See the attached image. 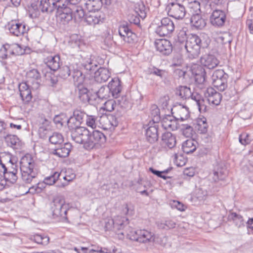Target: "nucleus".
I'll return each instance as SVG.
<instances>
[{
    "mask_svg": "<svg viewBox=\"0 0 253 253\" xmlns=\"http://www.w3.org/2000/svg\"><path fill=\"white\" fill-rule=\"evenodd\" d=\"M21 178L23 182L30 184L33 181L37 182L36 179L39 172L38 165L33 157L29 154L23 156L20 162Z\"/></svg>",
    "mask_w": 253,
    "mask_h": 253,
    "instance_id": "nucleus-1",
    "label": "nucleus"
},
{
    "mask_svg": "<svg viewBox=\"0 0 253 253\" xmlns=\"http://www.w3.org/2000/svg\"><path fill=\"white\" fill-rule=\"evenodd\" d=\"M72 137L76 143H83L84 148L87 150H91L95 147L94 135L91 134L88 129L85 127L78 130H74Z\"/></svg>",
    "mask_w": 253,
    "mask_h": 253,
    "instance_id": "nucleus-2",
    "label": "nucleus"
},
{
    "mask_svg": "<svg viewBox=\"0 0 253 253\" xmlns=\"http://www.w3.org/2000/svg\"><path fill=\"white\" fill-rule=\"evenodd\" d=\"M151 27L160 36H167L174 30L173 22L168 17H165L161 20L158 18H155Z\"/></svg>",
    "mask_w": 253,
    "mask_h": 253,
    "instance_id": "nucleus-3",
    "label": "nucleus"
},
{
    "mask_svg": "<svg viewBox=\"0 0 253 253\" xmlns=\"http://www.w3.org/2000/svg\"><path fill=\"white\" fill-rule=\"evenodd\" d=\"M126 236L131 241L147 243L155 240V235L151 231L146 229L133 230L129 228L126 231Z\"/></svg>",
    "mask_w": 253,
    "mask_h": 253,
    "instance_id": "nucleus-4",
    "label": "nucleus"
},
{
    "mask_svg": "<svg viewBox=\"0 0 253 253\" xmlns=\"http://www.w3.org/2000/svg\"><path fill=\"white\" fill-rule=\"evenodd\" d=\"M68 205L65 204V200L63 196L57 195L52 200L51 210L54 218L59 216L67 218L66 215L68 211Z\"/></svg>",
    "mask_w": 253,
    "mask_h": 253,
    "instance_id": "nucleus-5",
    "label": "nucleus"
},
{
    "mask_svg": "<svg viewBox=\"0 0 253 253\" xmlns=\"http://www.w3.org/2000/svg\"><path fill=\"white\" fill-rule=\"evenodd\" d=\"M212 84L218 90L223 91L227 87V75L222 70H215L212 75Z\"/></svg>",
    "mask_w": 253,
    "mask_h": 253,
    "instance_id": "nucleus-6",
    "label": "nucleus"
},
{
    "mask_svg": "<svg viewBox=\"0 0 253 253\" xmlns=\"http://www.w3.org/2000/svg\"><path fill=\"white\" fill-rule=\"evenodd\" d=\"M202 41L200 38L196 35L190 36L186 42L185 48L189 54L194 57L200 53Z\"/></svg>",
    "mask_w": 253,
    "mask_h": 253,
    "instance_id": "nucleus-7",
    "label": "nucleus"
},
{
    "mask_svg": "<svg viewBox=\"0 0 253 253\" xmlns=\"http://www.w3.org/2000/svg\"><path fill=\"white\" fill-rule=\"evenodd\" d=\"M167 10L169 16L177 19H182L186 14L184 6L178 3H169L167 6Z\"/></svg>",
    "mask_w": 253,
    "mask_h": 253,
    "instance_id": "nucleus-8",
    "label": "nucleus"
},
{
    "mask_svg": "<svg viewBox=\"0 0 253 253\" xmlns=\"http://www.w3.org/2000/svg\"><path fill=\"white\" fill-rule=\"evenodd\" d=\"M98 122L104 129H114L119 124L117 118L112 114H103L100 117Z\"/></svg>",
    "mask_w": 253,
    "mask_h": 253,
    "instance_id": "nucleus-9",
    "label": "nucleus"
},
{
    "mask_svg": "<svg viewBox=\"0 0 253 253\" xmlns=\"http://www.w3.org/2000/svg\"><path fill=\"white\" fill-rule=\"evenodd\" d=\"M154 46L158 51L164 55H169L172 50V45L170 42L164 39H156L154 42Z\"/></svg>",
    "mask_w": 253,
    "mask_h": 253,
    "instance_id": "nucleus-10",
    "label": "nucleus"
},
{
    "mask_svg": "<svg viewBox=\"0 0 253 253\" xmlns=\"http://www.w3.org/2000/svg\"><path fill=\"white\" fill-rule=\"evenodd\" d=\"M226 18V14L223 10H214L210 17L211 24L215 27L224 25Z\"/></svg>",
    "mask_w": 253,
    "mask_h": 253,
    "instance_id": "nucleus-11",
    "label": "nucleus"
},
{
    "mask_svg": "<svg viewBox=\"0 0 253 253\" xmlns=\"http://www.w3.org/2000/svg\"><path fill=\"white\" fill-rule=\"evenodd\" d=\"M119 33L123 40L126 42L132 43L136 40V35L126 25H123L119 27Z\"/></svg>",
    "mask_w": 253,
    "mask_h": 253,
    "instance_id": "nucleus-12",
    "label": "nucleus"
},
{
    "mask_svg": "<svg viewBox=\"0 0 253 253\" xmlns=\"http://www.w3.org/2000/svg\"><path fill=\"white\" fill-rule=\"evenodd\" d=\"M191 72L195 82L198 84H202L205 82L206 72L203 67L197 64L193 65L191 68Z\"/></svg>",
    "mask_w": 253,
    "mask_h": 253,
    "instance_id": "nucleus-13",
    "label": "nucleus"
},
{
    "mask_svg": "<svg viewBox=\"0 0 253 253\" xmlns=\"http://www.w3.org/2000/svg\"><path fill=\"white\" fill-rule=\"evenodd\" d=\"M108 88L113 97L118 98L122 89L121 81L120 79L118 78L112 79L108 84Z\"/></svg>",
    "mask_w": 253,
    "mask_h": 253,
    "instance_id": "nucleus-14",
    "label": "nucleus"
},
{
    "mask_svg": "<svg viewBox=\"0 0 253 253\" xmlns=\"http://www.w3.org/2000/svg\"><path fill=\"white\" fill-rule=\"evenodd\" d=\"M20 96L24 104H28L33 97L30 87L26 83H22L19 85Z\"/></svg>",
    "mask_w": 253,
    "mask_h": 253,
    "instance_id": "nucleus-15",
    "label": "nucleus"
},
{
    "mask_svg": "<svg viewBox=\"0 0 253 253\" xmlns=\"http://www.w3.org/2000/svg\"><path fill=\"white\" fill-rule=\"evenodd\" d=\"M8 30L13 35L19 37L26 32V25L17 23L16 21H11L8 24Z\"/></svg>",
    "mask_w": 253,
    "mask_h": 253,
    "instance_id": "nucleus-16",
    "label": "nucleus"
},
{
    "mask_svg": "<svg viewBox=\"0 0 253 253\" xmlns=\"http://www.w3.org/2000/svg\"><path fill=\"white\" fill-rule=\"evenodd\" d=\"M205 95L208 98L209 103L215 105L220 104L222 97L221 94L216 91L212 87H209L207 89Z\"/></svg>",
    "mask_w": 253,
    "mask_h": 253,
    "instance_id": "nucleus-17",
    "label": "nucleus"
},
{
    "mask_svg": "<svg viewBox=\"0 0 253 253\" xmlns=\"http://www.w3.org/2000/svg\"><path fill=\"white\" fill-rule=\"evenodd\" d=\"M190 25L193 29L201 30L206 26V21L201 13L193 14L190 18Z\"/></svg>",
    "mask_w": 253,
    "mask_h": 253,
    "instance_id": "nucleus-18",
    "label": "nucleus"
},
{
    "mask_svg": "<svg viewBox=\"0 0 253 253\" xmlns=\"http://www.w3.org/2000/svg\"><path fill=\"white\" fill-rule=\"evenodd\" d=\"M194 127L197 132L206 134L208 130L209 125L205 117H199L195 120Z\"/></svg>",
    "mask_w": 253,
    "mask_h": 253,
    "instance_id": "nucleus-19",
    "label": "nucleus"
},
{
    "mask_svg": "<svg viewBox=\"0 0 253 253\" xmlns=\"http://www.w3.org/2000/svg\"><path fill=\"white\" fill-rule=\"evenodd\" d=\"M201 64L209 69L215 68L219 64L217 59L212 55H205L201 58Z\"/></svg>",
    "mask_w": 253,
    "mask_h": 253,
    "instance_id": "nucleus-20",
    "label": "nucleus"
},
{
    "mask_svg": "<svg viewBox=\"0 0 253 253\" xmlns=\"http://www.w3.org/2000/svg\"><path fill=\"white\" fill-rule=\"evenodd\" d=\"M73 10L72 7H67L62 11L57 12V18L59 22L65 25L72 20Z\"/></svg>",
    "mask_w": 253,
    "mask_h": 253,
    "instance_id": "nucleus-21",
    "label": "nucleus"
},
{
    "mask_svg": "<svg viewBox=\"0 0 253 253\" xmlns=\"http://www.w3.org/2000/svg\"><path fill=\"white\" fill-rule=\"evenodd\" d=\"M72 146L70 143L61 144L58 147L54 149L53 154L59 157L65 158L69 156Z\"/></svg>",
    "mask_w": 253,
    "mask_h": 253,
    "instance_id": "nucleus-22",
    "label": "nucleus"
},
{
    "mask_svg": "<svg viewBox=\"0 0 253 253\" xmlns=\"http://www.w3.org/2000/svg\"><path fill=\"white\" fill-rule=\"evenodd\" d=\"M60 57L58 55L49 56L44 59V62L48 68L55 71L60 67Z\"/></svg>",
    "mask_w": 253,
    "mask_h": 253,
    "instance_id": "nucleus-23",
    "label": "nucleus"
},
{
    "mask_svg": "<svg viewBox=\"0 0 253 253\" xmlns=\"http://www.w3.org/2000/svg\"><path fill=\"white\" fill-rule=\"evenodd\" d=\"M26 77L28 82H31L33 84H36V87H38L41 81V74L39 71L36 69L30 70L26 73Z\"/></svg>",
    "mask_w": 253,
    "mask_h": 253,
    "instance_id": "nucleus-24",
    "label": "nucleus"
},
{
    "mask_svg": "<svg viewBox=\"0 0 253 253\" xmlns=\"http://www.w3.org/2000/svg\"><path fill=\"white\" fill-rule=\"evenodd\" d=\"M109 70L105 68H100L96 71V82L103 83L106 82L110 77Z\"/></svg>",
    "mask_w": 253,
    "mask_h": 253,
    "instance_id": "nucleus-25",
    "label": "nucleus"
},
{
    "mask_svg": "<svg viewBox=\"0 0 253 253\" xmlns=\"http://www.w3.org/2000/svg\"><path fill=\"white\" fill-rule=\"evenodd\" d=\"M54 0H41L40 8L42 12L52 13L55 10Z\"/></svg>",
    "mask_w": 253,
    "mask_h": 253,
    "instance_id": "nucleus-26",
    "label": "nucleus"
},
{
    "mask_svg": "<svg viewBox=\"0 0 253 253\" xmlns=\"http://www.w3.org/2000/svg\"><path fill=\"white\" fill-rule=\"evenodd\" d=\"M3 138L7 145L14 149H18V147L20 146V141L15 135L8 133Z\"/></svg>",
    "mask_w": 253,
    "mask_h": 253,
    "instance_id": "nucleus-27",
    "label": "nucleus"
},
{
    "mask_svg": "<svg viewBox=\"0 0 253 253\" xmlns=\"http://www.w3.org/2000/svg\"><path fill=\"white\" fill-rule=\"evenodd\" d=\"M147 140L150 143L156 141L158 139V129L155 126L149 127L146 132Z\"/></svg>",
    "mask_w": 253,
    "mask_h": 253,
    "instance_id": "nucleus-28",
    "label": "nucleus"
},
{
    "mask_svg": "<svg viewBox=\"0 0 253 253\" xmlns=\"http://www.w3.org/2000/svg\"><path fill=\"white\" fill-rule=\"evenodd\" d=\"M88 89L85 87H79V97L80 99L84 103H88L92 105L93 100H92L89 95Z\"/></svg>",
    "mask_w": 253,
    "mask_h": 253,
    "instance_id": "nucleus-29",
    "label": "nucleus"
},
{
    "mask_svg": "<svg viewBox=\"0 0 253 253\" xmlns=\"http://www.w3.org/2000/svg\"><path fill=\"white\" fill-rule=\"evenodd\" d=\"M164 145L169 148L174 147L176 145V139L171 133H165L162 137Z\"/></svg>",
    "mask_w": 253,
    "mask_h": 253,
    "instance_id": "nucleus-30",
    "label": "nucleus"
},
{
    "mask_svg": "<svg viewBox=\"0 0 253 253\" xmlns=\"http://www.w3.org/2000/svg\"><path fill=\"white\" fill-rule=\"evenodd\" d=\"M197 142L193 139H188L182 144L183 151L189 154L193 152L196 149Z\"/></svg>",
    "mask_w": 253,
    "mask_h": 253,
    "instance_id": "nucleus-31",
    "label": "nucleus"
},
{
    "mask_svg": "<svg viewBox=\"0 0 253 253\" xmlns=\"http://www.w3.org/2000/svg\"><path fill=\"white\" fill-rule=\"evenodd\" d=\"M176 117L177 119L184 121L190 117V112L187 107L180 106L176 108Z\"/></svg>",
    "mask_w": 253,
    "mask_h": 253,
    "instance_id": "nucleus-32",
    "label": "nucleus"
},
{
    "mask_svg": "<svg viewBox=\"0 0 253 253\" xmlns=\"http://www.w3.org/2000/svg\"><path fill=\"white\" fill-rule=\"evenodd\" d=\"M54 1L55 10H56V12L62 11L64 9L73 6L70 4L68 0H54Z\"/></svg>",
    "mask_w": 253,
    "mask_h": 253,
    "instance_id": "nucleus-33",
    "label": "nucleus"
},
{
    "mask_svg": "<svg viewBox=\"0 0 253 253\" xmlns=\"http://www.w3.org/2000/svg\"><path fill=\"white\" fill-rule=\"evenodd\" d=\"M72 77L75 84L80 87V85L83 84L84 80V76L82 72L79 70H74L72 72Z\"/></svg>",
    "mask_w": 253,
    "mask_h": 253,
    "instance_id": "nucleus-34",
    "label": "nucleus"
},
{
    "mask_svg": "<svg viewBox=\"0 0 253 253\" xmlns=\"http://www.w3.org/2000/svg\"><path fill=\"white\" fill-rule=\"evenodd\" d=\"M116 106V102L114 99H109L106 101L102 106L100 107V111L104 112L113 111Z\"/></svg>",
    "mask_w": 253,
    "mask_h": 253,
    "instance_id": "nucleus-35",
    "label": "nucleus"
},
{
    "mask_svg": "<svg viewBox=\"0 0 253 253\" xmlns=\"http://www.w3.org/2000/svg\"><path fill=\"white\" fill-rule=\"evenodd\" d=\"M49 142L54 145H60L64 142V137L61 133L54 132L49 137Z\"/></svg>",
    "mask_w": 253,
    "mask_h": 253,
    "instance_id": "nucleus-36",
    "label": "nucleus"
},
{
    "mask_svg": "<svg viewBox=\"0 0 253 253\" xmlns=\"http://www.w3.org/2000/svg\"><path fill=\"white\" fill-rule=\"evenodd\" d=\"M17 169H13L12 170H7L6 172H3L4 178L6 181L11 183H14L17 179Z\"/></svg>",
    "mask_w": 253,
    "mask_h": 253,
    "instance_id": "nucleus-37",
    "label": "nucleus"
},
{
    "mask_svg": "<svg viewBox=\"0 0 253 253\" xmlns=\"http://www.w3.org/2000/svg\"><path fill=\"white\" fill-rule=\"evenodd\" d=\"M60 175L61 173L57 171L54 172L50 176H47L45 178H44L43 182H42L41 183H43V184L52 185L53 184H54L56 182V181L59 179Z\"/></svg>",
    "mask_w": 253,
    "mask_h": 253,
    "instance_id": "nucleus-38",
    "label": "nucleus"
},
{
    "mask_svg": "<svg viewBox=\"0 0 253 253\" xmlns=\"http://www.w3.org/2000/svg\"><path fill=\"white\" fill-rule=\"evenodd\" d=\"M176 93L182 98L187 99L191 96V91L189 87L181 86L177 89Z\"/></svg>",
    "mask_w": 253,
    "mask_h": 253,
    "instance_id": "nucleus-39",
    "label": "nucleus"
},
{
    "mask_svg": "<svg viewBox=\"0 0 253 253\" xmlns=\"http://www.w3.org/2000/svg\"><path fill=\"white\" fill-rule=\"evenodd\" d=\"M109 94L108 88L105 86L101 87L96 93L98 100L107 99L110 96Z\"/></svg>",
    "mask_w": 253,
    "mask_h": 253,
    "instance_id": "nucleus-40",
    "label": "nucleus"
},
{
    "mask_svg": "<svg viewBox=\"0 0 253 253\" xmlns=\"http://www.w3.org/2000/svg\"><path fill=\"white\" fill-rule=\"evenodd\" d=\"M189 11L192 15L201 14L200 4L199 2L194 1L189 4Z\"/></svg>",
    "mask_w": 253,
    "mask_h": 253,
    "instance_id": "nucleus-41",
    "label": "nucleus"
},
{
    "mask_svg": "<svg viewBox=\"0 0 253 253\" xmlns=\"http://www.w3.org/2000/svg\"><path fill=\"white\" fill-rule=\"evenodd\" d=\"M71 7L73 9L72 10V16L74 15L75 18L81 19L84 16V11L81 7L73 5L71 6Z\"/></svg>",
    "mask_w": 253,
    "mask_h": 253,
    "instance_id": "nucleus-42",
    "label": "nucleus"
},
{
    "mask_svg": "<svg viewBox=\"0 0 253 253\" xmlns=\"http://www.w3.org/2000/svg\"><path fill=\"white\" fill-rule=\"evenodd\" d=\"M71 74V68L68 66H64L59 69V76L63 79H67Z\"/></svg>",
    "mask_w": 253,
    "mask_h": 253,
    "instance_id": "nucleus-43",
    "label": "nucleus"
},
{
    "mask_svg": "<svg viewBox=\"0 0 253 253\" xmlns=\"http://www.w3.org/2000/svg\"><path fill=\"white\" fill-rule=\"evenodd\" d=\"M77 120L73 117L70 118L67 122V125L70 129H75L78 130L83 129L84 127H81L80 125H77Z\"/></svg>",
    "mask_w": 253,
    "mask_h": 253,
    "instance_id": "nucleus-44",
    "label": "nucleus"
},
{
    "mask_svg": "<svg viewBox=\"0 0 253 253\" xmlns=\"http://www.w3.org/2000/svg\"><path fill=\"white\" fill-rule=\"evenodd\" d=\"M239 140L240 143L243 145L249 144L251 142V138L250 134L244 132L239 136Z\"/></svg>",
    "mask_w": 253,
    "mask_h": 253,
    "instance_id": "nucleus-45",
    "label": "nucleus"
},
{
    "mask_svg": "<svg viewBox=\"0 0 253 253\" xmlns=\"http://www.w3.org/2000/svg\"><path fill=\"white\" fill-rule=\"evenodd\" d=\"M186 159L181 154H176L174 156V163L178 167H182L186 163Z\"/></svg>",
    "mask_w": 253,
    "mask_h": 253,
    "instance_id": "nucleus-46",
    "label": "nucleus"
},
{
    "mask_svg": "<svg viewBox=\"0 0 253 253\" xmlns=\"http://www.w3.org/2000/svg\"><path fill=\"white\" fill-rule=\"evenodd\" d=\"M175 226V222L171 219L167 220L165 221V222H162L159 224V228L166 230L173 228Z\"/></svg>",
    "mask_w": 253,
    "mask_h": 253,
    "instance_id": "nucleus-47",
    "label": "nucleus"
},
{
    "mask_svg": "<svg viewBox=\"0 0 253 253\" xmlns=\"http://www.w3.org/2000/svg\"><path fill=\"white\" fill-rule=\"evenodd\" d=\"M85 116V113L80 110H76L74 111L73 117L77 120V125H81Z\"/></svg>",
    "mask_w": 253,
    "mask_h": 253,
    "instance_id": "nucleus-48",
    "label": "nucleus"
},
{
    "mask_svg": "<svg viewBox=\"0 0 253 253\" xmlns=\"http://www.w3.org/2000/svg\"><path fill=\"white\" fill-rule=\"evenodd\" d=\"M134 10L138 16L141 18H144L146 16L145 8L143 4H137Z\"/></svg>",
    "mask_w": 253,
    "mask_h": 253,
    "instance_id": "nucleus-49",
    "label": "nucleus"
},
{
    "mask_svg": "<svg viewBox=\"0 0 253 253\" xmlns=\"http://www.w3.org/2000/svg\"><path fill=\"white\" fill-rule=\"evenodd\" d=\"M85 21L89 25H95V10H88L85 16Z\"/></svg>",
    "mask_w": 253,
    "mask_h": 253,
    "instance_id": "nucleus-50",
    "label": "nucleus"
},
{
    "mask_svg": "<svg viewBox=\"0 0 253 253\" xmlns=\"http://www.w3.org/2000/svg\"><path fill=\"white\" fill-rule=\"evenodd\" d=\"M170 205L172 208H175L178 211H183L186 209V207L182 203L176 200H172L170 202Z\"/></svg>",
    "mask_w": 253,
    "mask_h": 253,
    "instance_id": "nucleus-51",
    "label": "nucleus"
},
{
    "mask_svg": "<svg viewBox=\"0 0 253 253\" xmlns=\"http://www.w3.org/2000/svg\"><path fill=\"white\" fill-rule=\"evenodd\" d=\"M106 140V137L103 133L96 130V144L101 146L105 143Z\"/></svg>",
    "mask_w": 253,
    "mask_h": 253,
    "instance_id": "nucleus-52",
    "label": "nucleus"
},
{
    "mask_svg": "<svg viewBox=\"0 0 253 253\" xmlns=\"http://www.w3.org/2000/svg\"><path fill=\"white\" fill-rule=\"evenodd\" d=\"M2 158H7L8 164H12L13 165V160L12 158L9 153H6L5 152L0 153V165L2 164L3 161Z\"/></svg>",
    "mask_w": 253,
    "mask_h": 253,
    "instance_id": "nucleus-53",
    "label": "nucleus"
},
{
    "mask_svg": "<svg viewBox=\"0 0 253 253\" xmlns=\"http://www.w3.org/2000/svg\"><path fill=\"white\" fill-rule=\"evenodd\" d=\"M86 123L87 126L91 128V130L88 129L90 131V133H91V134L94 135V133L95 132V127L93 126L95 124V119H90V118H87L86 120Z\"/></svg>",
    "mask_w": 253,
    "mask_h": 253,
    "instance_id": "nucleus-54",
    "label": "nucleus"
},
{
    "mask_svg": "<svg viewBox=\"0 0 253 253\" xmlns=\"http://www.w3.org/2000/svg\"><path fill=\"white\" fill-rule=\"evenodd\" d=\"M196 104L198 107L199 110L201 113L205 112L207 111V107L205 104V100L203 99L197 100Z\"/></svg>",
    "mask_w": 253,
    "mask_h": 253,
    "instance_id": "nucleus-55",
    "label": "nucleus"
},
{
    "mask_svg": "<svg viewBox=\"0 0 253 253\" xmlns=\"http://www.w3.org/2000/svg\"><path fill=\"white\" fill-rule=\"evenodd\" d=\"M6 125L2 122H0V137H4L8 133L7 128L5 127Z\"/></svg>",
    "mask_w": 253,
    "mask_h": 253,
    "instance_id": "nucleus-56",
    "label": "nucleus"
},
{
    "mask_svg": "<svg viewBox=\"0 0 253 253\" xmlns=\"http://www.w3.org/2000/svg\"><path fill=\"white\" fill-rule=\"evenodd\" d=\"M114 222L111 217L105 219V228L106 230H111L113 228Z\"/></svg>",
    "mask_w": 253,
    "mask_h": 253,
    "instance_id": "nucleus-57",
    "label": "nucleus"
},
{
    "mask_svg": "<svg viewBox=\"0 0 253 253\" xmlns=\"http://www.w3.org/2000/svg\"><path fill=\"white\" fill-rule=\"evenodd\" d=\"M42 184L43 185V183H40V182L37 184V186H33L29 188V192L30 193L34 194L35 193H40L42 190V188L40 187V185Z\"/></svg>",
    "mask_w": 253,
    "mask_h": 253,
    "instance_id": "nucleus-58",
    "label": "nucleus"
},
{
    "mask_svg": "<svg viewBox=\"0 0 253 253\" xmlns=\"http://www.w3.org/2000/svg\"><path fill=\"white\" fill-rule=\"evenodd\" d=\"M183 173L185 175L188 176H193L195 173V169L193 167L187 168L184 169Z\"/></svg>",
    "mask_w": 253,
    "mask_h": 253,
    "instance_id": "nucleus-59",
    "label": "nucleus"
},
{
    "mask_svg": "<svg viewBox=\"0 0 253 253\" xmlns=\"http://www.w3.org/2000/svg\"><path fill=\"white\" fill-rule=\"evenodd\" d=\"M172 122L168 119H165L162 122V125L166 129H172V126H174Z\"/></svg>",
    "mask_w": 253,
    "mask_h": 253,
    "instance_id": "nucleus-60",
    "label": "nucleus"
},
{
    "mask_svg": "<svg viewBox=\"0 0 253 253\" xmlns=\"http://www.w3.org/2000/svg\"><path fill=\"white\" fill-rule=\"evenodd\" d=\"M95 0H87L85 3L86 8L87 10H94L95 8Z\"/></svg>",
    "mask_w": 253,
    "mask_h": 253,
    "instance_id": "nucleus-61",
    "label": "nucleus"
},
{
    "mask_svg": "<svg viewBox=\"0 0 253 253\" xmlns=\"http://www.w3.org/2000/svg\"><path fill=\"white\" fill-rule=\"evenodd\" d=\"M48 131V129L42 127H39V134L40 137L44 139L46 137V134Z\"/></svg>",
    "mask_w": 253,
    "mask_h": 253,
    "instance_id": "nucleus-62",
    "label": "nucleus"
},
{
    "mask_svg": "<svg viewBox=\"0 0 253 253\" xmlns=\"http://www.w3.org/2000/svg\"><path fill=\"white\" fill-rule=\"evenodd\" d=\"M75 250L78 252L79 253H87L88 251L89 253L93 252L95 250L93 249H89L86 247H81L80 249L75 248Z\"/></svg>",
    "mask_w": 253,
    "mask_h": 253,
    "instance_id": "nucleus-63",
    "label": "nucleus"
},
{
    "mask_svg": "<svg viewBox=\"0 0 253 253\" xmlns=\"http://www.w3.org/2000/svg\"><path fill=\"white\" fill-rule=\"evenodd\" d=\"M49 124L50 122L48 120L46 119H42V121L40 124V127H44L45 128L49 129Z\"/></svg>",
    "mask_w": 253,
    "mask_h": 253,
    "instance_id": "nucleus-64",
    "label": "nucleus"
}]
</instances>
